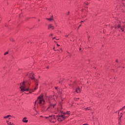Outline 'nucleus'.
Returning a JSON list of instances; mask_svg holds the SVG:
<instances>
[{
    "label": "nucleus",
    "instance_id": "4468645a",
    "mask_svg": "<svg viewBox=\"0 0 125 125\" xmlns=\"http://www.w3.org/2000/svg\"><path fill=\"white\" fill-rule=\"evenodd\" d=\"M9 117H11V115H7L6 116H4L3 118H4V119H8V118H9Z\"/></svg>",
    "mask_w": 125,
    "mask_h": 125
},
{
    "label": "nucleus",
    "instance_id": "f03ea898",
    "mask_svg": "<svg viewBox=\"0 0 125 125\" xmlns=\"http://www.w3.org/2000/svg\"><path fill=\"white\" fill-rule=\"evenodd\" d=\"M66 115H70V111H67L66 113H62V114H59L57 116V120L58 122H62L67 119L68 116H66Z\"/></svg>",
    "mask_w": 125,
    "mask_h": 125
},
{
    "label": "nucleus",
    "instance_id": "6ab92c4d",
    "mask_svg": "<svg viewBox=\"0 0 125 125\" xmlns=\"http://www.w3.org/2000/svg\"><path fill=\"white\" fill-rule=\"evenodd\" d=\"M116 62H119V61L118 60H116Z\"/></svg>",
    "mask_w": 125,
    "mask_h": 125
},
{
    "label": "nucleus",
    "instance_id": "cd10ccee",
    "mask_svg": "<svg viewBox=\"0 0 125 125\" xmlns=\"http://www.w3.org/2000/svg\"><path fill=\"white\" fill-rule=\"evenodd\" d=\"M82 50V48H80V50Z\"/></svg>",
    "mask_w": 125,
    "mask_h": 125
},
{
    "label": "nucleus",
    "instance_id": "c756f323",
    "mask_svg": "<svg viewBox=\"0 0 125 125\" xmlns=\"http://www.w3.org/2000/svg\"><path fill=\"white\" fill-rule=\"evenodd\" d=\"M53 17V16H52V18Z\"/></svg>",
    "mask_w": 125,
    "mask_h": 125
},
{
    "label": "nucleus",
    "instance_id": "f8f14e48",
    "mask_svg": "<svg viewBox=\"0 0 125 125\" xmlns=\"http://www.w3.org/2000/svg\"><path fill=\"white\" fill-rule=\"evenodd\" d=\"M6 123L8 125H15L13 123L9 122V121H7Z\"/></svg>",
    "mask_w": 125,
    "mask_h": 125
},
{
    "label": "nucleus",
    "instance_id": "c9c22d12",
    "mask_svg": "<svg viewBox=\"0 0 125 125\" xmlns=\"http://www.w3.org/2000/svg\"><path fill=\"white\" fill-rule=\"evenodd\" d=\"M39 21H40V20H39Z\"/></svg>",
    "mask_w": 125,
    "mask_h": 125
},
{
    "label": "nucleus",
    "instance_id": "2f4dec72",
    "mask_svg": "<svg viewBox=\"0 0 125 125\" xmlns=\"http://www.w3.org/2000/svg\"><path fill=\"white\" fill-rule=\"evenodd\" d=\"M56 89H57V87H56Z\"/></svg>",
    "mask_w": 125,
    "mask_h": 125
},
{
    "label": "nucleus",
    "instance_id": "f3484780",
    "mask_svg": "<svg viewBox=\"0 0 125 125\" xmlns=\"http://www.w3.org/2000/svg\"><path fill=\"white\" fill-rule=\"evenodd\" d=\"M83 22H84V21H81V24H82L83 23Z\"/></svg>",
    "mask_w": 125,
    "mask_h": 125
},
{
    "label": "nucleus",
    "instance_id": "a878e982",
    "mask_svg": "<svg viewBox=\"0 0 125 125\" xmlns=\"http://www.w3.org/2000/svg\"><path fill=\"white\" fill-rule=\"evenodd\" d=\"M50 112H51V113H53V111H51Z\"/></svg>",
    "mask_w": 125,
    "mask_h": 125
},
{
    "label": "nucleus",
    "instance_id": "1a4fd4ad",
    "mask_svg": "<svg viewBox=\"0 0 125 125\" xmlns=\"http://www.w3.org/2000/svg\"><path fill=\"white\" fill-rule=\"evenodd\" d=\"M52 29V30H54V26L52 25V24H49L48 25V29Z\"/></svg>",
    "mask_w": 125,
    "mask_h": 125
},
{
    "label": "nucleus",
    "instance_id": "a211bd4d",
    "mask_svg": "<svg viewBox=\"0 0 125 125\" xmlns=\"http://www.w3.org/2000/svg\"><path fill=\"white\" fill-rule=\"evenodd\" d=\"M90 109V107H87L86 109V110H89Z\"/></svg>",
    "mask_w": 125,
    "mask_h": 125
},
{
    "label": "nucleus",
    "instance_id": "2eb2a0df",
    "mask_svg": "<svg viewBox=\"0 0 125 125\" xmlns=\"http://www.w3.org/2000/svg\"><path fill=\"white\" fill-rule=\"evenodd\" d=\"M46 20H48L49 21H51L52 20H53V18H47Z\"/></svg>",
    "mask_w": 125,
    "mask_h": 125
},
{
    "label": "nucleus",
    "instance_id": "20e7f679",
    "mask_svg": "<svg viewBox=\"0 0 125 125\" xmlns=\"http://www.w3.org/2000/svg\"><path fill=\"white\" fill-rule=\"evenodd\" d=\"M55 97L56 98H57V97L56 96H50L49 97V101L48 102L50 104V106L48 107V108L47 109V110L49 109H52V106H53V108H54V106H55V105H56V104H53L52 103V100H55Z\"/></svg>",
    "mask_w": 125,
    "mask_h": 125
},
{
    "label": "nucleus",
    "instance_id": "5701e85b",
    "mask_svg": "<svg viewBox=\"0 0 125 125\" xmlns=\"http://www.w3.org/2000/svg\"><path fill=\"white\" fill-rule=\"evenodd\" d=\"M85 4L87 5V4H88V3H85Z\"/></svg>",
    "mask_w": 125,
    "mask_h": 125
},
{
    "label": "nucleus",
    "instance_id": "bb28decb",
    "mask_svg": "<svg viewBox=\"0 0 125 125\" xmlns=\"http://www.w3.org/2000/svg\"><path fill=\"white\" fill-rule=\"evenodd\" d=\"M82 26V24H80V25H79V27H81Z\"/></svg>",
    "mask_w": 125,
    "mask_h": 125
},
{
    "label": "nucleus",
    "instance_id": "393cba45",
    "mask_svg": "<svg viewBox=\"0 0 125 125\" xmlns=\"http://www.w3.org/2000/svg\"><path fill=\"white\" fill-rule=\"evenodd\" d=\"M53 49H54V50H55V47H54V48H53Z\"/></svg>",
    "mask_w": 125,
    "mask_h": 125
},
{
    "label": "nucleus",
    "instance_id": "ddd939ff",
    "mask_svg": "<svg viewBox=\"0 0 125 125\" xmlns=\"http://www.w3.org/2000/svg\"><path fill=\"white\" fill-rule=\"evenodd\" d=\"M77 84L76 83H71L69 84V86L70 87H74Z\"/></svg>",
    "mask_w": 125,
    "mask_h": 125
},
{
    "label": "nucleus",
    "instance_id": "f257e3e1",
    "mask_svg": "<svg viewBox=\"0 0 125 125\" xmlns=\"http://www.w3.org/2000/svg\"><path fill=\"white\" fill-rule=\"evenodd\" d=\"M36 104H39L41 107H42V105L45 104V101L43 99V96L42 95L39 96L37 100L35 102V106Z\"/></svg>",
    "mask_w": 125,
    "mask_h": 125
},
{
    "label": "nucleus",
    "instance_id": "7c9ffc66",
    "mask_svg": "<svg viewBox=\"0 0 125 125\" xmlns=\"http://www.w3.org/2000/svg\"><path fill=\"white\" fill-rule=\"evenodd\" d=\"M61 50L62 51V49H61Z\"/></svg>",
    "mask_w": 125,
    "mask_h": 125
},
{
    "label": "nucleus",
    "instance_id": "dca6fc26",
    "mask_svg": "<svg viewBox=\"0 0 125 125\" xmlns=\"http://www.w3.org/2000/svg\"><path fill=\"white\" fill-rule=\"evenodd\" d=\"M8 53V52H6L4 54V55H6Z\"/></svg>",
    "mask_w": 125,
    "mask_h": 125
},
{
    "label": "nucleus",
    "instance_id": "6e6552de",
    "mask_svg": "<svg viewBox=\"0 0 125 125\" xmlns=\"http://www.w3.org/2000/svg\"><path fill=\"white\" fill-rule=\"evenodd\" d=\"M125 106H124L122 108L120 109L119 111H118V116H120V120H121V118H122V117L123 116V113H121L120 115L119 114L120 113V111H122V110L124 109V108H125Z\"/></svg>",
    "mask_w": 125,
    "mask_h": 125
},
{
    "label": "nucleus",
    "instance_id": "4be33fe9",
    "mask_svg": "<svg viewBox=\"0 0 125 125\" xmlns=\"http://www.w3.org/2000/svg\"><path fill=\"white\" fill-rule=\"evenodd\" d=\"M67 14L69 15V14H70V12H68Z\"/></svg>",
    "mask_w": 125,
    "mask_h": 125
},
{
    "label": "nucleus",
    "instance_id": "f704fd0d",
    "mask_svg": "<svg viewBox=\"0 0 125 125\" xmlns=\"http://www.w3.org/2000/svg\"><path fill=\"white\" fill-rule=\"evenodd\" d=\"M65 37H68V36H65Z\"/></svg>",
    "mask_w": 125,
    "mask_h": 125
},
{
    "label": "nucleus",
    "instance_id": "412c9836",
    "mask_svg": "<svg viewBox=\"0 0 125 125\" xmlns=\"http://www.w3.org/2000/svg\"><path fill=\"white\" fill-rule=\"evenodd\" d=\"M9 118V120H11V118H10V117H8Z\"/></svg>",
    "mask_w": 125,
    "mask_h": 125
},
{
    "label": "nucleus",
    "instance_id": "aec40b11",
    "mask_svg": "<svg viewBox=\"0 0 125 125\" xmlns=\"http://www.w3.org/2000/svg\"><path fill=\"white\" fill-rule=\"evenodd\" d=\"M57 45L58 46H60V45H59V44H57Z\"/></svg>",
    "mask_w": 125,
    "mask_h": 125
},
{
    "label": "nucleus",
    "instance_id": "423d86ee",
    "mask_svg": "<svg viewBox=\"0 0 125 125\" xmlns=\"http://www.w3.org/2000/svg\"><path fill=\"white\" fill-rule=\"evenodd\" d=\"M45 118L47 119V120H49L50 122H53L52 120H55V115H52V116H49V117H46ZM53 123H55V122L53 121Z\"/></svg>",
    "mask_w": 125,
    "mask_h": 125
},
{
    "label": "nucleus",
    "instance_id": "9b49d317",
    "mask_svg": "<svg viewBox=\"0 0 125 125\" xmlns=\"http://www.w3.org/2000/svg\"><path fill=\"white\" fill-rule=\"evenodd\" d=\"M75 91L77 93H80V92H81V89H80V87H78V88H76Z\"/></svg>",
    "mask_w": 125,
    "mask_h": 125
},
{
    "label": "nucleus",
    "instance_id": "0eeeda50",
    "mask_svg": "<svg viewBox=\"0 0 125 125\" xmlns=\"http://www.w3.org/2000/svg\"><path fill=\"white\" fill-rule=\"evenodd\" d=\"M116 29L117 28L118 29H121V30L122 31V32H124L125 31V25H123V27H121V25H118L117 27H116Z\"/></svg>",
    "mask_w": 125,
    "mask_h": 125
},
{
    "label": "nucleus",
    "instance_id": "473e14b6",
    "mask_svg": "<svg viewBox=\"0 0 125 125\" xmlns=\"http://www.w3.org/2000/svg\"><path fill=\"white\" fill-rule=\"evenodd\" d=\"M123 0V1H125V0Z\"/></svg>",
    "mask_w": 125,
    "mask_h": 125
},
{
    "label": "nucleus",
    "instance_id": "9d476101",
    "mask_svg": "<svg viewBox=\"0 0 125 125\" xmlns=\"http://www.w3.org/2000/svg\"><path fill=\"white\" fill-rule=\"evenodd\" d=\"M22 122L23 123H25L26 124H27V123H28V120H27V117L23 118V119H22Z\"/></svg>",
    "mask_w": 125,
    "mask_h": 125
},
{
    "label": "nucleus",
    "instance_id": "c85d7f7f",
    "mask_svg": "<svg viewBox=\"0 0 125 125\" xmlns=\"http://www.w3.org/2000/svg\"><path fill=\"white\" fill-rule=\"evenodd\" d=\"M54 39H55V38H53V40H54Z\"/></svg>",
    "mask_w": 125,
    "mask_h": 125
},
{
    "label": "nucleus",
    "instance_id": "72a5a7b5",
    "mask_svg": "<svg viewBox=\"0 0 125 125\" xmlns=\"http://www.w3.org/2000/svg\"><path fill=\"white\" fill-rule=\"evenodd\" d=\"M51 36H53V34H51Z\"/></svg>",
    "mask_w": 125,
    "mask_h": 125
},
{
    "label": "nucleus",
    "instance_id": "39448f33",
    "mask_svg": "<svg viewBox=\"0 0 125 125\" xmlns=\"http://www.w3.org/2000/svg\"><path fill=\"white\" fill-rule=\"evenodd\" d=\"M28 75H29V78H30V79H31L32 80H34L36 83L34 90H36V89L38 88V86L39 85V84H38V83L39 82V81H38V80L34 79L35 77H34V73L30 72V73H29Z\"/></svg>",
    "mask_w": 125,
    "mask_h": 125
},
{
    "label": "nucleus",
    "instance_id": "b1692460",
    "mask_svg": "<svg viewBox=\"0 0 125 125\" xmlns=\"http://www.w3.org/2000/svg\"><path fill=\"white\" fill-rule=\"evenodd\" d=\"M55 114H57V112L55 111Z\"/></svg>",
    "mask_w": 125,
    "mask_h": 125
},
{
    "label": "nucleus",
    "instance_id": "7ed1b4c3",
    "mask_svg": "<svg viewBox=\"0 0 125 125\" xmlns=\"http://www.w3.org/2000/svg\"><path fill=\"white\" fill-rule=\"evenodd\" d=\"M29 84V82H23V83H21V92H24V91H29V86L27 87V85Z\"/></svg>",
    "mask_w": 125,
    "mask_h": 125
}]
</instances>
